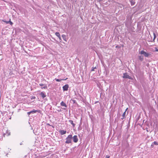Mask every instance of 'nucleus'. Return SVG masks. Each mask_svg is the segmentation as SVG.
I'll return each instance as SVG.
<instances>
[{"instance_id":"nucleus-14","label":"nucleus","mask_w":158,"mask_h":158,"mask_svg":"<svg viewBox=\"0 0 158 158\" xmlns=\"http://www.w3.org/2000/svg\"><path fill=\"white\" fill-rule=\"evenodd\" d=\"M69 123H71V124L72 125L73 127H74L75 126V124L73 123V120H69Z\"/></svg>"},{"instance_id":"nucleus-12","label":"nucleus","mask_w":158,"mask_h":158,"mask_svg":"<svg viewBox=\"0 0 158 158\" xmlns=\"http://www.w3.org/2000/svg\"><path fill=\"white\" fill-rule=\"evenodd\" d=\"M62 38L63 39V40L66 42L67 41L66 39V36L65 35H62Z\"/></svg>"},{"instance_id":"nucleus-22","label":"nucleus","mask_w":158,"mask_h":158,"mask_svg":"<svg viewBox=\"0 0 158 158\" xmlns=\"http://www.w3.org/2000/svg\"><path fill=\"white\" fill-rule=\"evenodd\" d=\"M96 69V67H95L94 68H93L91 69V71H94V69Z\"/></svg>"},{"instance_id":"nucleus-19","label":"nucleus","mask_w":158,"mask_h":158,"mask_svg":"<svg viewBox=\"0 0 158 158\" xmlns=\"http://www.w3.org/2000/svg\"><path fill=\"white\" fill-rule=\"evenodd\" d=\"M55 79V80H56V81H58V82L60 81L61 80H61V79Z\"/></svg>"},{"instance_id":"nucleus-15","label":"nucleus","mask_w":158,"mask_h":158,"mask_svg":"<svg viewBox=\"0 0 158 158\" xmlns=\"http://www.w3.org/2000/svg\"><path fill=\"white\" fill-rule=\"evenodd\" d=\"M31 113L34 114L35 113L37 112H39V110H33L31 111Z\"/></svg>"},{"instance_id":"nucleus-9","label":"nucleus","mask_w":158,"mask_h":158,"mask_svg":"<svg viewBox=\"0 0 158 158\" xmlns=\"http://www.w3.org/2000/svg\"><path fill=\"white\" fill-rule=\"evenodd\" d=\"M60 105L62 106H64L65 107H67V106L66 103L64 102L63 101L61 102L60 103Z\"/></svg>"},{"instance_id":"nucleus-7","label":"nucleus","mask_w":158,"mask_h":158,"mask_svg":"<svg viewBox=\"0 0 158 158\" xmlns=\"http://www.w3.org/2000/svg\"><path fill=\"white\" fill-rule=\"evenodd\" d=\"M59 132L61 135H63L66 134V131L64 130H60L59 131Z\"/></svg>"},{"instance_id":"nucleus-10","label":"nucleus","mask_w":158,"mask_h":158,"mask_svg":"<svg viewBox=\"0 0 158 158\" xmlns=\"http://www.w3.org/2000/svg\"><path fill=\"white\" fill-rule=\"evenodd\" d=\"M158 145V143L156 141H154L153 143H152L151 146L152 147H153L154 145Z\"/></svg>"},{"instance_id":"nucleus-18","label":"nucleus","mask_w":158,"mask_h":158,"mask_svg":"<svg viewBox=\"0 0 158 158\" xmlns=\"http://www.w3.org/2000/svg\"><path fill=\"white\" fill-rule=\"evenodd\" d=\"M153 35H154V38H153V40L154 41V40L156 37V36L155 34L154 33H153Z\"/></svg>"},{"instance_id":"nucleus-17","label":"nucleus","mask_w":158,"mask_h":158,"mask_svg":"<svg viewBox=\"0 0 158 158\" xmlns=\"http://www.w3.org/2000/svg\"><path fill=\"white\" fill-rule=\"evenodd\" d=\"M55 35L58 37L59 36L60 37V36L59 33L58 32H56Z\"/></svg>"},{"instance_id":"nucleus-27","label":"nucleus","mask_w":158,"mask_h":158,"mask_svg":"<svg viewBox=\"0 0 158 158\" xmlns=\"http://www.w3.org/2000/svg\"><path fill=\"white\" fill-rule=\"evenodd\" d=\"M20 145H22V143L21 142V143H20Z\"/></svg>"},{"instance_id":"nucleus-28","label":"nucleus","mask_w":158,"mask_h":158,"mask_svg":"<svg viewBox=\"0 0 158 158\" xmlns=\"http://www.w3.org/2000/svg\"><path fill=\"white\" fill-rule=\"evenodd\" d=\"M63 109L64 110H66V108H64Z\"/></svg>"},{"instance_id":"nucleus-2","label":"nucleus","mask_w":158,"mask_h":158,"mask_svg":"<svg viewBox=\"0 0 158 158\" xmlns=\"http://www.w3.org/2000/svg\"><path fill=\"white\" fill-rule=\"evenodd\" d=\"M140 54L141 55H143L145 57H148L150 55L149 54L143 50H142L140 52Z\"/></svg>"},{"instance_id":"nucleus-3","label":"nucleus","mask_w":158,"mask_h":158,"mask_svg":"<svg viewBox=\"0 0 158 158\" xmlns=\"http://www.w3.org/2000/svg\"><path fill=\"white\" fill-rule=\"evenodd\" d=\"M72 139L74 143H77L78 140L77 136L76 135H75L73 137Z\"/></svg>"},{"instance_id":"nucleus-4","label":"nucleus","mask_w":158,"mask_h":158,"mask_svg":"<svg viewBox=\"0 0 158 158\" xmlns=\"http://www.w3.org/2000/svg\"><path fill=\"white\" fill-rule=\"evenodd\" d=\"M123 78H128L129 79H131V77L129 76L127 73H124L123 74Z\"/></svg>"},{"instance_id":"nucleus-6","label":"nucleus","mask_w":158,"mask_h":158,"mask_svg":"<svg viewBox=\"0 0 158 158\" xmlns=\"http://www.w3.org/2000/svg\"><path fill=\"white\" fill-rule=\"evenodd\" d=\"M69 88V85L66 84L63 87V89L64 91H67Z\"/></svg>"},{"instance_id":"nucleus-11","label":"nucleus","mask_w":158,"mask_h":158,"mask_svg":"<svg viewBox=\"0 0 158 158\" xmlns=\"http://www.w3.org/2000/svg\"><path fill=\"white\" fill-rule=\"evenodd\" d=\"M40 95L43 98H44L46 96V95L43 92H41L40 93Z\"/></svg>"},{"instance_id":"nucleus-21","label":"nucleus","mask_w":158,"mask_h":158,"mask_svg":"<svg viewBox=\"0 0 158 158\" xmlns=\"http://www.w3.org/2000/svg\"><path fill=\"white\" fill-rule=\"evenodd\" d=\"M7 23H10V25H12L13 24V23L12 22L10 21H9L8 22H7Z\"/></svg>"},{"instance_id":"nucleus-24","label":"nucleus","mask_w":158,"mask_h":158,"mask_svg":"<svg viewBox=\"0 0 158 158\" xmlns=\"http://www.w3.org/2000/svg\"><path fill=\"white\" fill-rule=\"evenodd\" d=\"M110 156H106L105 158H109Z\"/></svg>"},{"instance_id":"nucleus-20","label":"nucleus","mask_w":158,"mask_h":158,"mask_svg":"<svg viewBox=\"0 0 158 158\" xmlns=\"http://www.w3.org/2000/svg\"><path fill=\"white\" fill-rule=\"evenodd\" d=\"M10 135V132H9L8 131V132L7 133H6V134H4V135H6L7 136H9V135Z\"/></svg>"},{"instance_id":"nucleus-1","label":"nucleus","mask_w":158,"mask_h":158,"mask_svg":"<svg viewBox=\"0 0 158 158\" xmlns=\"http://www.w3.org/2000/svg\"><path fill=\"white\" fill-rule=\"evenodd\" d=\"M72 135H68L66 139V141L65 142V143L67 144L71 143H72Z\"/></svg>"},{"instance_id":"nucleus-8","label":"nucleus","mask_w":158,"mask_h":158,"mask_svg":"<svg viewBox=\"0 0 158 158\" xmlns=\"http://www.w3.org/2000/svg\"><path fill=\"white\" fill-rule=\"evenodd\" d=\"M127 108L126 109V110L123 113V115H122V117H123V118H121V119L123 120V119H124V118H125V116H126V111H127Z\"/></svg>"},{"instance_id":"nucleus-5","label":"nucleus","mask_w":158,"mask_h":158,"mask_svg":"<svg viewBox=\"0 0 158 158\" xmlns=\"http://www.w3.org/2000/svg\"><path fill=\"white\" fill-rule=\"evenodd\" d=\"M39 85L41 86H43V87H41L42 89H47V87L46 84L41 83L39 84Z\"/></svg>"},{"instance_id":"nucleus-26","label":"nucleus","mask_w":158,"mask_h":158,"mask_svg":"<svg viewBox=\"0 0 158 158\" xmlns=\"http://www.w3.org/2000/svg\"><path fill=\"white\" fill-rule=\"evenodd\" d=\"M156 52H158V49H156Z\"/></svg>"},{"instance_id":"nucleus-16","label":"nucleus","mask_w":158,"mask_h":158,"mask_svg":"<svg viewBox=\"0 0 158 158\" xmlns=\"http://www.w3.org/2000/svg\"><path fill=\"white\" fill-rule=\"evenodd\" d=\"M130 2L132 6H133L134 5L135 2L134 1H133L132 0H131Z\"/></svg>"},{"instance_id":"nucleus-25","label":"nucleus","mask_w":158,"mask_h":158,"mask_svg":"<svg viewBox=\"0 0 158 158\" xmlns=\"http://www.w3.org/2000/svg\"><path fill=\"white\" fill-rule=\"evenodd\" d=\"M58 37L59 38L60 40H61V38L60 36V37L59 36Z\"/></svg>"},{"instance_id":"nucleus-13","label":"nucleus","mask_w":158,"mask_h":158,"mask_svg":"<svg viewBox=\"0 0 158 158\" xmlns=\"http://www.w3.org/2000/svg\"><path fill=\"white\" fill-rule=\"evenodd\" d=\"M139 59L141 61H142L143 60V56H138Z\"/></svg>"},{"instance_id":"nucleus-23","label":"nucleus","mask_w":158,"mask_h":158,"mask_svg":"<svg viewBox=\"0 0 158 158\" xmlns=\"http://www.w3.org/2000/svg\"><path fill=\"white\" fill-rule=\"evenodd\" d=\"M31 113V111L29 112H28L27 113V114H28V115H30V114Z\"/></svg>"}]
</instances>
